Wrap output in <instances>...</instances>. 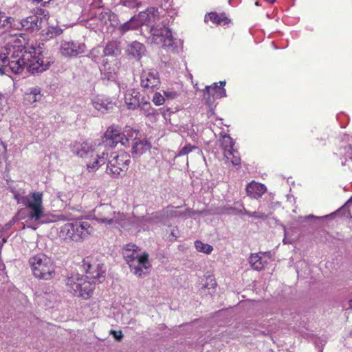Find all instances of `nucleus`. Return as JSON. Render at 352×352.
Returning a JSON list of instances; mask_svg holds the SVG:
<instances>
[{
	"instance_id": "obj_16",
	"label": "nucleus",
	"mask_w": 352,
	"mask_h": 352,
	"mask_svg": "<svg viewBox=\"0 0 352 352\" xmlns=\"http://www.w3.org/2000/svg\"><path fill=\"white\" fill-rule=\"evenodd\" d=\"M129 266L131 272L138 277L148 274V270L151 267L148 253L144 252L142 256L130 263Z\"/></svg>"
},
{
	"instance_id": "obj_53",
	"label": "nucleus",
	"mask_w": 352,
	"mask_h": 352,
	"mask_svg": "<svg viewBox=\"0 0 352 352\" xmlns=\"http://www.w3.org/2000/svg\"><path fill=\"white\" fill-rule=\"evenodd\" d=\"M22 212H23V210H20L18 213V216H19V218L21 219L22 218L21 215H22Z\"/></svg>"
},
{
	"instance_id": "obj_21",
	"label": "nucleus",
	"mask_w": 352,
	"mask_h": 352,
	"mask_svg": "<svg viewBox=\"0 0 352 352\" xmlns=\"http://www.w3.org/2000/svg\"><path fill=\"white\" fill-rule=\"evenodd\" d=\"M271 261L270 255L266 252L252 254L249 258V263L251 267L257 271H261Z\"/></svg>"
},
{
	"instance_id": "obj_35",
	"label": "nucleus",
	"mask_w": 352,
	"mask_h": 352,
	"mask_svg": "<svg viewBox=\"0 0 352 352\" xmlns=\"http://www.w3.org/2000/svg\"><path fill=\"white\" fill-rule=\"evenodd\" d=\"M195 246L197 251L200 252H204L206 254H210L213 250V248L207 243H204L200 241H196L195 242Z\"/></svg>"
},
{
	"instance_id": "obj_59",
	"label": "nucleus",
	"mask_w": 352,
	"mask_h": 352,
	"mask_svg": "<svg viewBox=\"0 0 352 352\" xmlns=\"http://www.w3.org/2000/svg\"><path fill=\"white\" fill-rule=\"evenodd\" d=\"M334 214H335V212L331 213L330 215H331V216H333V215H334Z\"/></svg>"
},
{
	"instance_id": "obj_33",
	"label": "nucleus",
	"mask_w": 352,
	"mask_h": 352,
	"mask_svg": "<svg viewBox=\"0 0 352 352\" xmlns=\"http://www.w3.org/2000/svg\"><path fill=\"white\" fill-rule=\"evenodd\" d=\"M340 155L343 156L344 160H342L343 166H348L352 170V147L350 145L346 146L340 149Z\"/></svg>"
},
{
	"instance_id": "obj_47",
	"label": "nucleus",
	"mask_w": 352,
	"mask_h": 352,
	"mask_svg": "<svg viewBox=\"0 0 352 352\" xmlns=\"http://www.w3.org/2000/svg\"><path fill=\"white\" fill-rule=\"evenodd\" d=\"M56 196L58 199H59L60 201L63 202H66L67 201V195L64 192H58Z\"/></svg>"
},
{
	"instance_id": "obj_1",
	"label": "nucleus",
	"mask_w": 352,
	"mask_h": 352,
	"mask_svg": "<svg viewBox=\"0 0 352 352\" xmlns=\"http://www.w3.org/2000/svg\"><path fill=\"white\" fill-rule=\"evenodd\" d=\"M28 41L21 34L11 36L0 49V75L20 74L25 67L32 74L48 69L53 60L43 54L39 47L27 46Z\"/></svg>"
},
{
	"instance_id": "obj_34",
	"label": "nucleus",
	"mask_w": 352,
	"mask_h": 352,
	"mask_svg": "<svg viewBox=\"0 0 352 352\" xmlns=\"http://www.w3.org/2000/svg\"><path fill=\"white\" fill-rule=\"evenodd\" d=\"M104 56H116L120 54V43L112 41L106 45L105 47L102 50Z\"/></svg>"
},
{
	"instance_id": "obj_54",
	"label": "nucleus",
	"mask_w": 352,
	"mask_h": 352,
	"mask_svg": "<svg viewBox=\"0 0 352 352\" xmlns=\"http://www.w3.org/2000/svg\"><path fill=\"white\" fill-rule=\"evenodd\" d=\"M267 2L270 3H273L275 2L276 0H265Z\"/></svg>"
},
{
	"instance_id": "obj_36",
	"label": "nucleus",
	"mask_w": 352,
	"mask_h": 352,
	"mask_svg": "<svg viewBox=\"0 0 352 352\" xmlns=\"http://www.w3.org/2000/svg\"><path fill=\"white\" fill-rule=\"evenodd\" d=\"M165 98L168 100H173L177 98L182 93L181 89H175L174 88H168L163 91Z\"/></svg>"
},
{
	"instance_id": "obj_7",
	"label": "nucleus",
	"mask_w": 352,
	"mask_h": 352,
	"mask_svg": "<svg viewBox=\"0 0 352 352\" xmlns=\"http://www.w3.org/2000/svg\"><path fill=\"white\" fill-rule=\"evenodd\" d=\"M66 290L74 296L83 299L89 298L94 289V284L84 275L78 273L72 274L65 279Z\"/></svg>"
},
{
	"instance_id": "obj_32",
	"label": "nucleus",
	"mask_w": 352,
	"mask_h": 352,
	"mask_svg": "<svg viewBox=\"0 0 352 352\" xmlns=\"http://www.w3.org/2000/svg\"><path fill=\"white\" fill-rule=\"evenodd\" d=\"M205 21H211L213 24L226 25L229 23L230 20L223 14H217V12H210L205 16Z\"/></svg>"
},
{
	"instance_id": "obj_44",
	"label": "nucleus",
	"mask_w": 352,
	"mask_h": 352,
	"mask_svg": "<svg viewBox=\"0 0 352 352\" xmlns=\"http://www.w3.org/2000/svg\"><path fill=\"white\" fill-rule=\"evenodd\" d=\"M123 5L129 8L138 7L141 3V0H122Z\"/></svg>"
},
{
	"instance_id": "obj_17",
	"label": "nucleus",
	"mask_w": 352,
	"mask_h": 352,
	"mask_svg": "<svg viewBox=\"0 0 352 352\" xmlns=\"http://www.w3.org/2000/svg\"><path fill=\"white\" fill-rule=\"evenodd\" d=\"M86 46L84 43L75 41H61L59 52L65 57L76 56L85 52Z\"/></svg>"
},
{
	"instance_id": "obj_2",
	"label": "nucleus",
	"mask_w": 352,
	"mask_h": 352,
	"mask_svg": "<svg viewBox=\"0 0 352 352\" xmlns=\"http://www.w3.org/2000/svg\"><path fill=\"white\" fill-rule=\"evenodd\" d=\"M13 197L18 204L28 210L25 224L28 228L36 230L38 225L47 222L63 220V216H51L47 217L43 205V193L39 191H30L27 193L23 189L12 190Z\"/></svg>"
},
{
	"instance_id": "obj_20",
	"label": "nucleus",
	"mask_w": 352,
	"mask_h": 352,
	"mask_svg": "<svg viewBox=\"0 0 352 352\" xmlns=\"http://www.w3.org/2000/svg\"><path fill=\"white\" fill-rule=\"evenodd\" d=\"M120 68V63L116 59L109 62H104L100 68L102 79L108 81H116L118 78V72Z\"/></svg>"
},
{
	"instance_id": "obj_57",
	"label": "nucleus",
	"mask_w": 352,
	"mask_h": 352,
	"mask_svg": "<svg viewBox=\"0 0 352 352\" xmlns=\"http://www.w3.org/2000/svg\"><path fill=\"white\" fill-rule=\"evenodd\" d=\"M255 5H256V6H258V5H259V4H258V1H256V2L255 3Z\"/></svg>"
},
{
	"instance_id": "obj_40",
	"label": "nucleus",
	"mask_w": 352,
	"mask_h": 352,
	"mask_svg": "<svg viewBox=\"0 0 352 352\" xmlns=\"http://www.w3.org/2000/svg\"><path fill=\"white\" fill-rule=\"evenodd\" d=\"M152 101L156 106L162 105L165 102V96L160 92H156L153 96Z\"/></svg>"
},
{
	"instance_id": "obj_43",
	"label": "nucleus",
	"mask_w": 352,
	"mask_h": 352,
	"mask_svg": "<svg viewBox=\"0 0 352 352\" xmlns=\"http://www.w3.org/2000/svg\"><path fill=\"white\" fill-rule=\"evenodd\" d=\"M195 148H196L195 146H192L190 144H187L180 149L177 155L182 156V155H187L188 153H190L191 151H192V150H194Z\"/></svg>"
},
{
	"instance_id": "obj_11",
	"label": "nucleus",
	"mask_w": 352,
	"mask_h": 352,
	"mask_svg": "<svg viewBox=\"0 0 352 352\" xmlns=\"http://www.w3.org/2000/svg\"><path fill=\"white\" fill-rule=\"evenodd\" d=\"M109 151L102 145L94 144L87 158L85 159L87 168L89 171L94 172L102 165L107 164Z\"/></svg>"
},
{
	"instance_id": "obj_25",
	"label": "nucleus",
	"mask_w": 352,
	"mask_h": 352,
	"mask_svg": "<svg viewBox=\"0 0 352 352\" xmlns=\"http://www.w3.org/2000/svg\"><path fill=\"white\" fill-rule=\"evenodd\" d=\"M267 191V188L264 184L256 182L254 181L249 183L246 186V192L248 196L258 199Z\"/></svg>"
},
{
	"instance_id": "obj_58",
	"label": "nucleus",
	"mask_w": 352,
	"mask_h": 352,
	"mask_svg": "<svg viewBox=\"0 0 352 352\" xmlns=\"http://www.w3.org/2000/svg\"><path fill=\"white\" fill-rule=\"evenodd\" d=\"M327 217H328V215H325L322 218H327Z\"/></svg>"
},
{
	"instance_id": "obj_29",
	"label": "nucleus",
	"mask_w": 352,
	"mask_h": 352,
	"mask_svg": "<svg viewBox=\"0 0 352 352\" xmlns=\"http://www.w3.org/2000/svg\"><path fill=\"white\" fill-rule=\"evenodd\" d=\"M138 108L140 109L141 113L149 118L151 120L155 119L157 111L144 97L142 98Z\"/></svg>"
},
{
	"instance_id": "obj_52",
	"label": "nucleus",
	"mask_w": 352,
	"mask_h": 352,
	"mask_svg": "<svg viewBox=\"0 0 352 352\" xmlns=\"http://www.w3.org/2000/svg\"><path fill=\"white\" fill-rule=\"evenodd\" d=\"M168 111H169V110H168V109H167L166 112L164 111V112L163 113V116H164V118H165L166 120H167L166 116H167V113H168Z\"/></svg>"
},
{
	"instance_id": "obj_6",
	"label": "nucleus",
	"mask_w": 352,
	"mask_h": 352,
	"mask_svg": "<svg viewBox=\"0 0 352 352\" xmlns=\"http://www.w3.org/2000/svg\"><path fill=\"white\" fill-rule=\"evenodd\" d=\"M94 232L93 228L87 221L76 220L68 222L58 230L59 237L64 240H72L78 242L82 241Z\"/></svg>"
},
{
	"instance_id": "obj_50",
	"label": "nucleus",
	"mask_w": 352,
	"mask_h": 352,
	"mask_svg": "<svg viewBox=\"0 0 352 352\" xmlns=\"http://www.w3.org/2000/svg\"><path fill=\"white\" fill-rule=\"evenodd\" d=\"M240 212L245 214L248 216V214H251V212L247 210L245 208H243V209L240 211Z\"/></svg>"
},
{
	"instance_id": "obj_14",
	"label": "nucleus",
	"mask_w": 352,
	"mask_h": 352,
	"mask_svg": "<svg viewBox=\"0 0 352 352\" xmlns=\"http://www.w3.org/2000/svg\"><path fill=\"white\" fill-rule=\"evenodd\" d=\"M160 78L155 69H144L140 76L141 87L146 91H153L160 87Z\"/></svg>"
},
{
	"instance_id": "obj_42",
	"label": "nucleus",
	"mask_w": 352,
	"mask_h": 352,
	"mask_svg": "<svg viewBox=\"0 0 352 352\" xmlns=\"http://www.w3.org/2000/svg\"><path fill=\"white\" fill-rule=\"evenodd\" d=\"M248 217L256 219H266L268 217V215L261 211H256L251 212V214H248Z\"/></svg>"
},
{
	"instance_id": "obj_56",
	"label": "nucleus",
	"mask_w": 352,
	"mask_h": 352,
	"mask_svg": "<svg viewBox=\"0 0 352 352\" xmlns=\"http://www.w3.org/2000/svg\"><path fill=\"white\" fill-rule=\"evenodd\" d=\"M172 235L174 236V237H176V236L175 235L174 232H172Z\"/></svg>"
},
{
	"instance_id": "obj_38",
	"label": "nucleus",
	"mask_w": 352,
	"mask_h": 352,
	"mask_svg": "<svg viewBox=\"0 0 352 352\" xmlns=\"http://www.w3.org/2000/svg\"><path fill=\"white\" fill-rule=\"evenodd\" d=\"M63 30L58 26H49L46 32L47 36L49 38H53L54 36L61 34Z\"/></svg>"
},
{
	"instance_id": "obj_8",
	"label": "nucleus",
	"mask_w": 352,
	"mask_h": 352,
	"mask_svg": "<svg viewBox=\"0 0 352 352\" xmlns=\"http://www.w3.org/2000/svg\"><path fill=\"white\" fill-rule=\"evenodd\" d=\"M29 263L36 278L47 280L55 276V265L51 258L45 254H38L32 256Z\"/></svg>"
},
{
	"instance_id": "obj_41",
	"label": "nucleus",
	"mask_w": 352,
	"mask_h": 352,
	"mask_svg": "<svg viewBox=\"0 0 352 352\" xmlns=\"http://www.w3.org/2000/svg\"><path fill=\"white\" fill-rule=\"evenodd\" d=\"M102 50L103 49H102L101 47H97L90 52V56L95 62H98L102 56Z\"/></svg>"
},
{
	"instance_id": "obj_46",
	"label": "nucleus",
	"mask_w": 352,
	"mask_h": 352,
	"mask_svg": "<svg viewBox=\"0 0 352 352\" xmlns=\"http://www.w3.org/2000/svg\"><path fill=\"white\" fill-rule=\"evenodd\" d=\"M111 334H112L113 338L117 340H120L123 337V335H122V333L121 331L111 330Z\"/></svg>"
},
{
	"instance_id": "obj_24",
	"label": "nucleus",
	"mask_w": 352,
	"mask_h": 352,
	"mask_svg": "<svg viewBox=\"0 0 352 352\" xmlns=\"http://www.w3.org/2000/svg\"><path fill=\"white\" fill-rule=\"evenodd\" d=\"M142 253L136 245L131 243L126 244L122 250L123 256L128 265L142 256Z\"/></svg>"
},
{
	"instance_id": "obj_51",
	"label": "nucleus",
	"mask_w": 352,
	"mask_h": 352,
	"mask_svg": "<svg viewBox=\"0 0 352 352\" xmlns=\"http://www.w3.org/2000/svg\"><path fill=\"white\" fill-rule=\"evenodd\" d=\"M240 212L245 214L248 216V214H251V212L247 210L245 208H243V209L240 211Z\"/></svg>"
},
{
	"instance_id": "obj_5",
	"label": "nucleus",
	"mask_w": 352,
	"mask_h": 352,
	"mask_svg": "<svg viewBox=\"0 0 352 352\" xmlns=\"http://www.w3.org/2000/svg\"><path fill=\"white\" fill-rule=\"evenodd\" d=\"M135 137L133 129L126 126L122 131L120 127L113 124L107 128L104 132L101 142L98 143L102 145L108 151H113L112 149L120 143L125 147H129V138Z\"/></svg>"
},
{
	"instance_id": "obj_30",
	"label": "nucleus",
	"mask_w": 352,
	"mask_h": 352,
	"mask_svg": "<svg viewBox=\"0 0 352 352\" xmlns=\"http://www.w3.org/2000/svg\"><path fill=\"white\" fill-rule=\"evenodd\" d=\"M126 52L134 58H140L144 54L145 47L142 43L134 41L127 46Z\"/></svg>"
},
{
	"instance_id": "obj_3",
	"label": "nucleus",
	"mask_w": 352,
	"mask_h": 352,
	"mask_svg": "<svg viewBox=\"0 0 352 352\" xmlns=\"http://www.w3.org/2000/svg\"><path fill=\"white\" fill-rule=\"evenodd\" d=\"M140 25L151 26V40L153 43L162 46L168 51L178 53L183 47L182 40L173 36L171 31L165 26H155L154 23L160 21V13L156 8H149L144 12H141L136 17Z\"/></svg>"
},
{
	"instance_id": "obj_15",
	"label": "nucleus",
	"mask_w": 352,
	"mask_h": 352,
	"mask_svg": "<svg viewBox=\"0 0 352 352\" xmlns=\"http://www.w3.org/2000/svg\"><path fill=\"white\" fill-rule=\"evenodd\" d=\"M220 85L214 82L210 86H206L204 91V100L208 106H212L216 99L226 96V91L224 89L226 81H220Z\"/></svg>"
},
{
	"instance_id": "obj_49",
	"label": "nucleus",
	"mask_w": 352,
	"mask_h": 352,
	"mask_svg": "<svg viewBox=\"0 0 352 352\" xmlns=\"http://www.w3.org/2000/svg\"><path fill=\"white\" fill-rule=\"evenodd\" d=\"M285 235L287 234L286 232H285ZM292 240L289 238H287L286 236L283 239V243H292Z\"/></svg>"
},
{
	"instance_id": "obj_37",
	"label": "nucleus",
	"mask_w": 352,
	"mask_h": 352,
	"mask_svg": "<svg viewBox=\"0 0 352 352\" xmlns=\"http://www.w3.org/2000/svg\"><path fill=\"white\" fill-rule=\"evenodd\" d=\"M12 21V18L8 17L3 12H0V28L11 27Z\"/></svg>"
},
{
	"instance_id": "obj_19",
	"label": "nucleus",
	"mask_w": 352,
	"mask_h": 352,
	"mask_svg": "<svg viewBox=\"0 0 352 352\" xmlns=\"http://www.w3.org/2000/svg\"><path fill=\"white\" fill-rule=\"evenodd\" d=\"M135 137L129 138V146L131 142V153L134 157H139L151 148V144L145 138L139 137V131L133 129Z\"/></svg>"
},
{
	"instance_id": "obj_23",
	"label": "nucleus",
	"mask_w": 352,
	"mask_h": 352,
	"mask_svg": "<svg viewBox=\"0 0 352 352\" xmlns=\"http://www.w3.org/2000/svg\"><path fill=\"white\" fill-rule=\"evenodd\" d=\"M41 23L42 19L37 15L29 16L21 21V28L31 32L38 31L41 27Z\"/></svg>"
},
{
	"instance_id": "obj_9",
	"label": "nucleus",
	"mask_w": 352,
	"mask_h": 352,
	"mask_svg": "<svg viewBox=\"0 0 352 352\" xmlns=\"http://www.w3.org/2000/svg\"><path fill=\"white\" fill-rule=\"evenodd\" d=\"M131 162L130 155L124 150L110 151L106 172L113 177L124 175Z\"/></svg>"
},
{
	"instance_id": "obj_22",
	"label": "nucleus",
	"mask_w": 352,
	"mask_h": 352,
	"mask_svg": "<svg viewBox=\"0 0 352 352\" xmlns=\"http://www.w3.org/2000/svg\"><path fill=\"white\" fill-rule=\"evenodd\" d=\"M94 145L89 144L87 142H74L70 144L72 152L85 160L87 158V155H89Z\"/></svg>"
},
{
	"instance_id": "obj_18",
	"label": "nucleus",
	"mask_w": 352,
	"mask_h": 352,
	"mask_svg": "<svg viewBox=\"0 0 352 352\" xmlns=\"http://www.w3.org/2000/svg\"><path fill=\"white\" fill-rule=\"evenodd\" d=\"M120 92L124 91V102L129 109L134 110L140 104V94L135 89H127L126 85L124 82L118 83Z\"/></svg>"
},
{
	"instance_id": "obj_4",
	"label": "nucleus",
	"mask_w": 352,
	"mask_h": 352,
	"mask_svg": "<svg viewBox=\"0 0 352 352\" xmlns=\"http://www.w3.org/2000/svg\"><path fill=\"white\" fill-rule=\"evenodd\" d=\"M93 212L94 219L96 221L112 228H126L131 223L126 214L117 210L111 204H100Z\"/></svg>"
},
{
	"instance_id": "obj_48",
	"label": "nucleus",
	"mask_w": 352,
	"mask_h": 352,
	"mask_svg": "<svg viewBox=\"0 0 352 352\" xmlns=\"http://www.w3.org/2000/svg\"><path fill=\"white\" fill-rule=\"evenodd\" d=\"M318 218L319 217H316V216H314L313 214H309V215L306 216V217H300L298 218V221L302 222V221H303L305 220H307V219H318Z\"/></svg>"
},
{
	"instance_id": "obj_55",
	"label": "nucleus",
	"mask_w": 352,
	"mask_h": 352,
	"mask_svg": "<svg viewBox=\"0 0 352 352\" xmlns=\"http://www.w3.org/2000/svg\"><path fill=\"white\" fill-rule=\"evenodd\" d=\"M4 98L3 95L0 93V101Z\"/></svg>"
},
{
	"instance_id": "obj_31",
	"label": "nucleus",
	"mask_w": 352,
	"mask_h": 352,
	"mask_svg": "<svg viewBox=\"0 0 352 352\" xmlns=\"http://www.w3.org/2000/svg\"><path fill=\"white\" fill-rule=\"evenodd\" d=\"M221 145L223 150L224 157L226 159H229L231 156V151L234 148H233L234 145V142L232 138L228 135H223L221 139Z\"/></svg>"
},
{
	"instance_id": "obj_27",
	"label": "nucleus",
	"mask_w": 352,
	"mask_h": 352,
	"mask_svg": "<svg viewBox=\"0 0 352 352\" xmlns=\"http://www.w3.org/2000/svg\"><path fill=\"white\" fill-rule=\"evenodd\" d=\"M93 107L98 111L104 113L112 107L111 102L103 96H97L91 98Z\"/></svg>"
},
{
	"instance_id": "obj_39",
	"label": "nucleus",
	"mask_w": 352,
	"mask_h": 352,
	"mask_svg": "<svg viewBox=\"0 0 352 352\" xmlns=\"http://www.w3.org/2000/svg\"><path fill=\"white\" fill-rule=\"evenodd\" d=\"M227 160H230L231 163L234 166H238L241 164V157L237 150L234 149L231 151V156Z\"/></svg>"
},
{
	"instance_id": "obj_45",
	"label": "nucleus",
	"mask_w": 352,
	"mask_h": 352,
	"mask_svg": "<svg viewBox=\"0 0 352 352\" xmlns=\"http://www.w3.org/2000/svg\"><path fill=\"white\" fill-rule=\"evenodd\" d=\"M216 286V281L212 276H208L206 278V283L204 285L203 288H212L214 289Z\"/></svg>"
},
{
	"instance_id": "obj_26",
	"label": "nucleus",
	"mask_w": 352,
	"mask_h": 352,
	"mask_svg": "<svg viewBox=\"0 0 352 352\" xmlns=\"http://www.w3.org/2000/svg\"><path fill=\"white\" fill-rule=\"evenodd\" d=\"M139 26H140V23H138V19L134 16L128 21L113 28H115L118 34L123 35L130 30L138 29Z\"/></svg>"
},
{
	"instance_id": "obj_28",
	"label": "nucleus",
	"mask_w": 352,
	"mask_h": 352,
	"mask_svg": "<svg viewBox=\"0 0 352 352\" xmlns=\"http://www.w3.org/2000/svg\"><path fill=\"white\" fill-rule=\"evenodd\" d=\"M43 98L41 89L38 87L30 88L25 94V101L28 104H33L41 101Z\"/></svg>"
},
{
	"instance_id": "obj_12",
	"label": "nucleus",
	"mask_w": 352,
	"mask_h": 352,
	"mask_svg": "<svg viewBox=\"0 0 352 352\" xmlns=\"http://www.w3.org/2000/svg\"><path fill=\"white\" fill-rule=\"evenodd\" d=\"M82 268L85 271V277L90 280L95 287L96 280L100 282V278H104L106 273L104 265L94 260L92 257H87L82 261Z\"/></svg>"
},
{
	"instance_id": "obj_13",
	"label": "nucleus",
	"mask_w": 352,
	"mask_h": 352,
	"mask_svg": "<svg viewBox=\"0 0 352 352\" xmlns=\"http://www.w3.org/2000/svg\"><path fill=\"white\" fill-rule=\"evenodd\" d=\"M183 215V213L178 210L177 207L168 206L162 211V213L156 212L152 214L141 220V226L143 229H148L153 223L164 221V217L175 218Z\"/></svg>"
},
{
	"instance_id": "obj_10",
	"label": "nucleus",
	"mask_w": 352,
	"mask_h": 352,
	"mask_svg": "<svg viewBox=\"0 0 352 352\" xmlns=\"http://www.w3.org/2000/svg\"><path fill=\"white\" fill-rule=\"evenodd\" d=\"M118 25V16L109 9L98 10L95 15L87 21V27L95 31L109 30V26L116 27Z\"/></svg>"
}]
</instances>
